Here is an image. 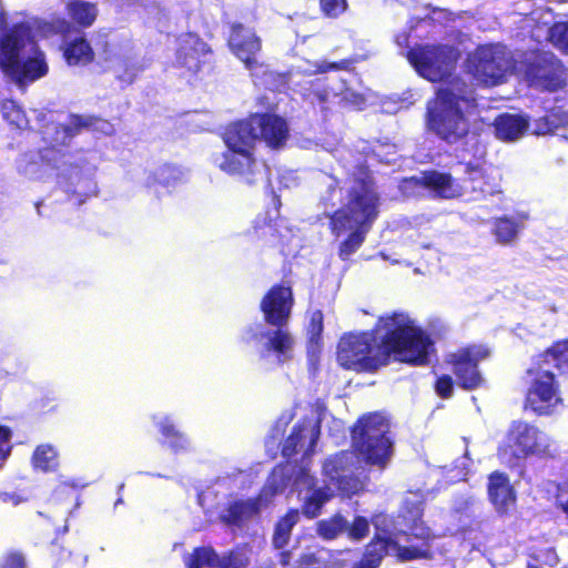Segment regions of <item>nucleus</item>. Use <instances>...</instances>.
Here are the masks:
<instances>
[{"label": "nucleus", "instance_id": "a211bd4d", "mask_svg": "<svg viewBox=\"0 0 568 568\" xmlns=\"http://www.w3.org/2000/svg\"><path fill=\"white\" fill-rule=\"evenodd\" d=\"M320 435V420L314 417H306L301 423L296 424L293 432L287 437L283 445V455L291 457L296 453H303L307 457L316 444Z\"/></svg>", "mask_w": 568, "mask_h": 568}, {"label": "nucleus", "instance_id": "393cba45", "mask_svg": "<svg viewBox=\"0 0 568 568\" xmlns=\"http://www.w3.org/2000/svg\"><path fill=\"white\" fill-rule=\"evenodd\" d=\"M153 423L163 437L164 443L174 452L187 450L191 447L189 438L181 433L173 418L166 414H155L152 416Z\"/></svg>", "mask_w": 568, "mask_h": 568}, {"label": "nucleus", "instance_id": "37998d69", "mask_svg": "<svg viewBox=\"0 0 568 568\" xmlns=\"http://www.w3.org/2000/svg\"><path fill=\"white\" fill-rule=\"evenodd\" d=\"M345 62L341 63H327L323 62H305L303 65L298 67V71L305 74H315V73H325L333 69H341L345 65Z\"/></svg>", "mask_w": 568, "mask_h": 568}, {"label": "nucleus", "instance_id": "4468645a", "mask_svg": "<svg viewBox=\"0 0 568 568\" xmlns=\"http://www.w3.org/2000/svg\"><path fill=\"white\" fill-rule=\"evenodd\" d=\"M489 355V349L483 345H473L460 348L456 353L449 354L447 362L452 365L458 383L466 389L479 387L484 379L477 369L479 361Z\"/></svg>", "mask_w": 568, "mask_h": 568}, {"label": "nucleus", "instance_id": "2f4dec72", "mask_svg": "<svg viewBox=\"0 0 568 568\" xmlns=\"http://www.w3.org/2000/svg\"><path fill=\"white\" fill-rule=\"evenodd\" d=\"M297 568H342V564L327 549H318L304 554L298 560Z\"/></svg>", "mask_w": 568, "mask_h": 568}, {"label": "nucleus", "instance_id": "4d7b16f0", "mask_svg": "<svg viewBox=\"0 0 568 568\" xmlns=\"http://www.w3.org/2000/svg\"><path fill=\"white\" fill-rule=\"evenodd\" d=\"M290 560H291V554L288 551H284L281 554L280 561L283 566L288 565Z\"/></svg>", "mask_w": 568, "mask_h": 568}, {"label": "nucleus", "instance_id": "f704fd0d", "mask_svg": "<svg viewBox=\"0 0 568 568\" xmlns=\"http://www.w3.org/2000/svg\"><path fill=\"white\" fill-rule=\"evenodd\" d=\"M183 561L186 568H206L217 567L220 558L211 547H201L184 556Z\"/></svg>", "mask_w": 568, "mask_h": 568}, {"label": "nucleus", "instance_id": "2eb2a0df", "mask_svg": "<svg viewBox=\"0 0 568 568\" xmlns=\"http://www.w3.org/2000/svg\"><path fill=\"white\" fill-rule=\"evenodd\" d=\"M415 189H427L434 195L443 199L459 197L468 192V186L455 181L449 174L430 171L425 172L420 178H410L405 180L402 190L410 194H416Z\"/></svg>", "mask_w": 568, "mask_h": 568}, {"label": "nucleus", "instance_id": "5fc2aeb1", "mask_svg": "<svg viewBox=\"0 0 568 568\" xmlns=\"http://www.w3.org/2000/svg\"><path fill=\"white\" fill-rule=\"evenodd\" d=\"M343 99L346 100V101H349L352 104H354L357 108H361L362 104L364 103V99H363L362 95L354 94V93L348 92V91L344 92Z\"/></svg>", "mask_w": 568, "mask_h": 568}, {"label": "nucleus", "instance_id": "473e14b6", "mask_svg": "<svg viewBox=\"0 0 568 568\" xmlns=\"http://www.w3.org/2000/svg\"><path fill=\"white\" fill-rule=\"evenodd\" d=\"M71 19L82 27H90L97 19V6L90 2L75 0L67 6Z\"/></svg>", "mask_w": 568, "mask_h": 568}, {"label": "nucleus", "instance_id": "6e6d98bb", "mask_svg": "<svg viewBox=\"0 0 568 568\" xmlns=\"http://www.w3.org/2000/svg\"><path fill=\"white\" fill-rule=\"evenodd\" d=\"M396 44L399 48H407L408 47V36L406 33L397 34L395 38Z\"/></svg>", "mask_w": 568, "mask_h": 568}, {"label": "nucleus", "instance_id": "bf43d9fd", "mask_svg": "<svg viewBox=\"0 0 568 568\" xmlns=\"http://www.w3.org/2000/svg\"><path fill=\"white\" fill-rule=\"evenodd\" d=\"M318 94V99L320 101H326L328 100V97H329V92H324V93H317Z\"/></svg>", "mask_w": 568, "mask_h": 568}, {"label": "nucleus", "instance_id": "bb28decb", "mask_svg": "<svg viewBox=\"0 0 568 568\" xmlns=\"http://www.w3.org/2000/svg\"><path fill=\"white\" fill-rule=\"evenodd\" d=\"M63 126L68 135L74 134L82 128H89L93 131L101 132L105 135H110L114 132V128L110 122L83 115H70L68 118V121L63 124Z\"/></svg>", "mask_w": 568, "mask_h": 568}, {"label": "nucleus", "instance_id": "5701e85b", "mask_svg": "<svg viewBox=\"0 0 568 568\" xmlns=\"http://www.w3.org/2000/svg\"><path fill=\"white\" fill-rule=\"evenodd\" d=\"M102 59L105 67L112 70L123 82H132L139 71L132 54L122 51L116 45H106L103 50Z\"/></svg>", "mask_w": 568, "mask_h": 568}, {"label": "nucleus", "instance_id": "c85d7f7f", "mask_svg": "<svg viewBox=\"0 0 568 568\" xmlns=\"http://www.w3.org/2000/svg\"><path fill=\"white\" fill-rule=\"evenodd\" d=\"M465 173L467 180L470 182V189L473 192L480 193H494L496 192V184L490 183V180L495 181L494 172L488 173L479 164L467 163Z\"/></svg>", "mask_w": 568, "mask_h": 568}, {"label": "nucleus", "instance_id": "de8ad7c7", "mask_svg": "<svg viewBox=\"0 0 568 568\" xmlns=\"http://www.w3.org/2000/svg\"><path fill=\"white\" fill-rule=\"evenodd\" d=\"M0 568H24V558L19 552H10L3 557Z\"/></svg>", "mask_w": 568, "mask_h": 568}, {"label": "nucleus", "instance_id": "052dcab7", "mask_svg": "<svg viewBox=\"0 0 568 568\" xmlns=\"http://www.w3.org/2000/svg\"><path fill=\"white\" fill-rule=\"evenodd\" d=\"M528 568H540V567L535 564H528Z\"/></svg>", "mask_w": 568, "mask_h": 568}, {"label": "nucleus", "instance_id": "864d4df0", "mask_svg": "<svg viewBox=\"0 0 568 568\" xmlns=\"http://www.w3.org/2000/svg\"><path fill=\"white\" fill-rule=\"evenodd\" d=\"M280 183L285 187H291L297 184V176L294 172L287 171L281 175Z\"/></svg>", "mask_w": 568, "mask_h": 568}, {"label": "nucleus", "instance_id": "680f3d73", "mask_svg": "<svg viewBox=\"0 0 568 568\" xmlns=\"http://www.w3.org/2000/svg\"><path fill=\"white\" fill-rule=\"evenodd\" d=\"M336 191H337V190H336V187H335V186H334V187H332V186L329 185V192H334V193H335Z\"/></svg>", "mask_w": 568, "mask_h": 568}, {"label": "nucleus", "instance_id": "0eeeda50", "mask_svg": "<svg viewBox=\"0 0 568 568\" xmlns=\"http://www.w3.org/2000/svg\"><path fill=\"white\" fill-rule=\"evenodd\" d=\"M476 108L473 91L456 79L442 85L428 103L427 126L442 139L455 142L468 132V116Z\"/></svg>", "mask_w": 568, "mask_h": 568}, {"label": "nucleus", "instance_id": "cd10ccee", "mask_svg": "<svg viewBox=\"0 0 568 568\" xmlns=\"http://www.w3.org/2000/svg\"><path fill=\"white\" fill-rule=\"evenodd\" d=\"M59 453L57 448L50 444L37 446L31 456V465L37 471H55L59 468Z\"/></svg>", "mask_w": 568, "mask_h": 568}, {"label": "nucleus", "instance_id": "8fccbe9b", "mask_svg": "<svg viewBox=\"0 0 568 568\" xmlns=\"http://www.w3.org/2000/svg\"><path fill=\"white\" fill-rule=\"evenodd\" d=\"M436 392L442 397H449L453 393V381L449 376L444 375L436 383Z\"/></svg>", "mask_w": 568, "mask_h": 568}, {"label": "nucleus", "instance_id": "79ce46f5", "mask_svg": "<svg viewBox=\"0 0 568 568\" xmlns=\"http://www.w3.org/2000/svg\"><path fill=\"white\" fill-rule=\"evenodd\" d=\"M348 537L353 540H362L369 532V523L363 516L354 518L351 526L347 525Z\"/></svg>", "mask_w": 568, "mask_h": 568}, {"label": "nucleus", "instance_id": "a878e982", "mask_svg": "<svg viewBox=\"0 0 568 568\" xmlns=\"http://www.w3.org/2000/svg\"><path fill=\"white\" fill-rule=\"evenodd\" d=\"M64 58L69 65L87 64L93 59V50L88 41L79 36L64 43Z\"/></svg>", "mask_w": 568, "mask_h": 568}, {"label": "nucleus", "instance_id": "4be33fe9", "mask_svg": "<svg viewBox=\"0 0 568 568\" xmlns=\"http://www.w3.org/2000/svg\"><path fill=\"white\" fill-rule=\"evenodd\" d=\"M488 497L496 511L506 514L516 503V494L507 475L494 471L488 477Z\"/></svg>", "mask_w": 568, "mask_h": 568}, {"label": "nucleus", "instance_id": "9d476101", "mask_svg": "<svg viewBox=\"0 0 568 568\" xmlns=\"http://www.w3.org/2000/svg\"><path fill=\"white\" fill-rule=\"evenodd\" d=\"M459 51L450 45H418L407 52L416 72L428 81H442L452 73Z\"/></svg>", "mask_w": 568, "mask_h": 568}, {"label": "nucleus", "instance_id": "4c0bfd02", "mask_svg": "<svg viewBox=\"0 0 568 568\" xmlns=\"http://www.w3.org/2000/svg\"><path fill=\"white\" fill-rule=\"evenodd\" d=\"M346 529L347 520L341 515H335L329 519L321 520L317 523V534L327 540L336 538Z\"/></svg>", "mask_w": 568, "mask_h": 568}, {"label": "nucleus", "instance_id": "b1692460", "mask_svg": "<svg viewBox=\"0 0 568 568\" xmlns=\"http://www.w3.org/2000/svg\"><path fill=\"white\" fill-rule=\"evenodd\" d=\"M496 136L505 142H514L523 138L529 129V121L520 114H501L495 122Z\"/></svg>", "mask_w": 568, "mask_h": 568}, {"label": "nucleus", "instance_id": "aec40b11", "mask_svg": "<svg viewBox=\"0 0 568 568\" xmlns=\"http://www.w3.org/2000/svg\"><path fill=\"white\" fill-rule=\"evenodd\" d=\"M176 43V65L193 73L197 72L209 54L206 43L194 33L181 34Z\"/></svg>", "mask_w": 568, "mask_h": 568}, {"label": "nucleus", "instance_id": "c03bdc74", "mask_svg": "<svg viewBox=\"0 0 568 568\" xmlns=\"http://www.w3.org/2000/svg\"><path fill=\"white\" fill-rule=\"evenodd\" d=\"M347 8L346 0H321V9L326 17L336 18Z\"/></svg>", "mask_w": 568, "mask_h": 568}, {"label": "nucleus", "instance_id": "c756f323", "mask_svg": "<svg viewBox=\"0 0 568 568\" xmlns=\"http://www.w3.org/2000/svg\"><path fill=\"white\" fill-rule=\"evenodd\" d=\"M568 124V110L556 106L547 115L534 122L531 133L544 135L554 132L557 128Z\"/></svg>", "mask_w": 568, "mask_h": 568}, {"label": "nucleus", "instance_id": "9b49d317", "mask_svg": "<svg viewBox=\"0 0 568 568\" xmlns=\"http://www.w3.org/2000/svg\"><path fill=\"white\" fill-rule=\"evenodd\" d=\"M467 70L479 83L497 85L510 70V60L500 44L481 45L467 59Z\"/></svg>", "mask_w": 568, "mask_h": 568}, {"label": "nucleus", "instance_id": "f3484780", "mask_svg": "<svg viewBox=\"0 0 568 568\" xmlns=\"http://www.w3.org/2000/svg\"><path fill=\"white\" fill-rule=\"evenodd\" d=\"M532 87L555 91L565 83V70L561 62L550 53L538 55L527 72Z\"/></svg>", "mask_w": 568, "mask_h": 568}, {"label": "nucleus", "instance_id": "39448f33", "mask_svg": "<svg viewBox=\"0 0 568 568\" xmlns=\"http://www.w3.org/2000/svg\"><path fill=\"white\" fill-rule=\"evenodd\" d=\"M378 195L368 173L359 169L354 180L344 209L332 216V229L336 235L352 231L348 239L341 245L339 255L347 258L363 243L365 233L377 216Z\"/></svg>", "mask_w": 568, "mask_h": 568}, {"label": "nucleus", "instance_id": "7ed1b4c3", "mask_svg": "<svg viewBox=\"0 0 568 568\" xmlns=\"http://www.w3.org/2000/svg\"><path fill=\"white\" fill-rule=\"evenodd\" d=\"M31 28L37 36L49 38L64 33L70 23L63 18L34 19L31 27L18 24L0 34V70L19 85L33 82L48 72L44 53L30 36Z\"/></svg>", "mask_w": 568, "mask_h": 568}, {"label": "nucleus", "instance_id": "412c9836", "mask_svg": "<svg viewBox=\"0 0 568 568\" xmlns=\"http://www.w3.org/2000/svg\"><path fill=\"white\" fill-rule=\"evenodd\" d=\"M252 123L257 141L272 149L282 148L288 138V126L284 119L274 114H253Z\"/></svg>", "mask_w": 568, "mask_h": 568}, {"label": "nucleus", "instance_id": "58836bf2", "mask_svg": "<svg viewBox=\"0 0 568 568\" xmlns=\"http://www.w3.org/2000/svg\"><path fill=\"white\" fill-rule=\"evenodd\" d=\"M545 362H554L556 367L568 374V339L556 343L545 355Z\"/></svg>", "mask_w": 568, "mask_h": 568}, {"label": "nucleus", "instance_id": "13d9d810", "mask_svg": "<svg viewBox=\"0 0 568 568\" xmlns=\"http://www.w3.org/2000/svg\"><path fill=\"white\" fill-rule=\"evenodd\" d=\"M545 560L548 564L556 562V555L551 550H548L547 551V558Z\"/></svg>", "mask_w": 568, "mask_h": 568}, {"label": "nucleus", "instance_id": "7c9ffc66", "mask_svg": "<svg viewBox=\"0 0 568 568\" xmlns=\"http://www.w3.org/2000/svg\"><path fill=\"white\" fill-rule=\"evenodd\" d=\"M68 180V192H72L80 197H88L97 193V184L91 173H83L77 168H71Z\"/></svg>", "mask_w": 568, "mask_h": 568}, {"label": "nucleus", "instance_id": "f03ea898", "mask_svg": "<svg viewBox=\"0 0 568 568\" xmlns=\"http://www.w3.org/2000/svg\"><path fill=\"white\" fill-rule=\"evenodd\" d=\"M432 349L428 336L406 313L381 316L374 333L348 334L338 344V363L357 372L375 371L393 356L400 362L425 364Z\"/></svg>", "mask_w": 568, "mask_h": 568}, {"label": "nucleus", "instance_id": "f257e3e1", "mask_svg": "<svg viewBox=\"0 0 568 568\" xmlns=\"http://www.w3.org/2000/svg\"><path fill=\"white\" fill-rule=\"evenodd\" d=\"M388 423L378 414L361 418L353 428V448L355 452H342L323 464L324 486L318 487L306 466L284 465L276 467L268 477L257 498L234 499L221 510L220 519L226 525H241L256 515L271 498L282 493L293 480L294 490L302 501V511L308 518L320 515L334 493L352 496L363 484L358 477L362 463L384 468L392 456V440L388 436Z\"/></svg>", "mask_w": 568, "mask_h": 568}, {"label": "nucleus", "instance_id": "e433bc0d", "mask_svg": "<svg viewBox=\"0 0 568 568\" xmlns=\"http://www.w3.org/2000/svg\"><path fill=\"white\" fill-rule=\"evenodd\" d=\"M523 221L515 217H501L495 223V235L500 243H510L516 239Z\"/></svg>", "mask_w": 568, "mask_h": 568}, {"label": "nucleus", "instance_id": "ddd939ff", "mask_svg": "<svg viewBox=\"0 0 568 568\" xmlns=\"http://www.w3.org/2000/svg\"><path fill=\"white\" fill-rule=\"evenodd\" d=\"M528 374L532 378L526 396V406L538 415H550L561 403L554 373L540 367L536 373L529 369Z\"/></svg>", "mask_w": 568, "mask_h": 568}, {"label": "nucleus", "instance_id": "6e6552de", "mask_svg": "<svg viewBox=\"0 0 568 568\" xmlns=\"http://www.w3.org/2000/svg\"><path fill=\"white\" fill-rule=\"evenodd\" d=\"M226 151L214 156V163L227 174L242 176L247 183H253L260 175L261 166L254 158L257 142L252 116L231 123L223 134Z\"/></svg>", "mask_w": 568, "mask_h": 568}, {"label": "nucleus", "instance_id": "3c124183", "mask_svg": "<svg viewBox=\"0 0 568 568\" xmlns=\"http://www.w3.org/2000/svg\"><path fill=\"white\" fill-rule=\"evenodd\" d=\"M557 501L568 516V483H562L558 486Z\"/></svg>", "mask_w": 568, "mask_h": 568}, {"label": "nucleus", "instance_id": "603ef678", "mask_svg": "<svg viewBox=\"0 0 568 568\" xmlns=\"http://www.w3.org/2000/svg\"><path fill=\"white\" fill-rule=\"evenodd\" d=\"M467 467H468V457H467V453H466L465 456L462 458V460L458 463V465L455 466V468L457 469V473L455 475L450 476V480L457 481V480L464 479V477L467 474L466 473Z\"/></svg>", "mask_w": 568, "mask_h": 568}, {"label": "nucleus", "instance_id": "423d86ee", "mask_svg": "<svg viewBox=\"0 0 568 568\" xmlns=\"http://www.w3.org/2000/svg\"><path fill=\"white\" fill-rule=\"evenodd\" d=\"M420 516L419 506H416L412 513L410 538L408 545L402 546L397 536L390 532L392 519L385 514H377L372 518V524L376 529L375 538L366 547L363 559L355 564L353 568H378L384 556L390 554L400 561L427 558L430 551V540L433 536L428 528L417 524Z\"/></svg>", "mask_w": 568, "mask_h": 568}, {"label": "nucleus", "instance_id": "1a4fd4ad", "mask_svg": "<svg viewBox=\"0 0 568 568\" xmlns=\"http://www.w3.org/2000/svg\"><path fill=\"white\" fill-rule=\"evenodd\" d=\"M551 452V439L538 426L514 420L498 445L497 456L508 467L519 466L529 457L542 458Z\"/></svg>", "mask_w": 568, "mask_h": 568}, {"label": "nucleus", "instance_id": "49530a36", "mask_svg": "<svg viewBox=\"0 0 568 568\" xmlns=\"http://www.w3.org/2000/svg\"><path fill=\"white\" fill-rule=\"evenodd\" d=\"M11 432L8 427L0 425V468L11 453Z\"/></svg>", "mask_w": 568, "mask_h": 568}, {"label": "nucleus", "instance_id": "72a5a7b5", "mask_svg": "<svg viewBox=\"0 0 568 568\" xmlns=\"http://www.w3.org/2000/svg\"><path fill=\"white\" fill-rule=\"evenodd\" d=\"M300 519L298 510H290L280 521L276 524L273 545L275 548L281 549L288 544L292 528L297 524Z\"/></svg>", "mask_w": 568, "mask_h": 568}, {"label": "nucleus", "instance_id": "20e7f679", "mask_svg": "<svg viewBox=\"0 0 568 568\" xmlns=\"http://www.w3.org/2000/svg\"><path fill=\"white\" fill-rule=\"evenodd\" d=\"M293 305L292 288L274 285L261 300L260 308L265 322L275 328L254 323L242 331V343L252 347L262 361L281 365L292 358L294 338L282 327L288 323Z\"/></svg>", "mask_w": 568, "mask_h": 568}, {"label": "nucleus", "instance_id": "dca6fc26", "mask_svg": "<svg viewBox=\"0 0 568 568\" xmlns=\"http://www.w3.org/2000/svg\"><path fill=\"white\" fill-rule=\"evenodd\" d=\"M63 155L54 148L45 149L41 152H29L23 154L17 163L18 171L29 179H44L51 176L60 170Z\"/></svg>", "mask_w": 568, "mask_h": 568}, {"label": "nucleus", "instance_id": "f8f14e48", "mask_svg": "<svg viewBox=\"0 0 568 568\" xmlns=\"http://www.w3.org/2000/svg\"><path fill=\"white\" fill-rule=\"evenodd\" d=\"M232 52L244 63L251 75L261 80V84L268 85L264 78L272 77L268 67L258 60L261 40L255 32L241 24L234 26L229 40Z\"/></svg>", "mask_w": 568, "mask_h": 568}, {"label": "nucleus", "instance_id": "a18cd8bd", "mask_svg": "<svg viewBox=\"0 0 568 568\" xmlns=\"http://www.w3.org/2000/svg\"><path fill=\"white\" fill-rule=\"evenodd\" d=\"M248 558L244 551L232 552L227 558L220 560L219 568H246Z\"/></svg>", "mask_w": 568, "mask_h": 568}, {"label": "nucleus", "instance_id": "09e8293b", "mask_svg": "<svg viewBox=\"0 0 568 568\" xmlns=\"http://www.w3.org/2000/svg\"><path fill=\"white\" fill-rule=\"evenodd\" d=\"M322 329H323V314L321 311H314L311 314V321H310L311 338L315 339L316 337H318Z\"/></svg>", "mask_w": 568, "mask_h": 568}, {"label": "nucleus", "instance_id": "6ab92c4d", "mask_svg": "<svg viewBox=\"0 0 568 568\" xmlns=\"http://www.w3.org/2000/svg\"><path fill=\"white\" fill-rule=\"evenodd\" d=\"M247 481L248 475L241 470L220 476L211 487L199 495V504L205 511H211L215 506L214 499H217L216 506H220L223 499L243 489Z\"/></svg>", "mask_w": 568, "mask_h": 568}, {"label": "nucleus", "instance_id": "c9c22d12", "mask_svg": "<svg viewBox=\"0 0 568 568\" xmlns=\"http://www.w3.org/2000/svg\"><path fill=\"white\" fill-rule=\"evenodd\" d=\"M1 113L3 120L16 129L24 130L29 125V120L24 111L13 100H4L1 103Z\"/></svg>", "mask_w": 568, "mask_h": 568}, {"label": "nucleus", "instance_id": "ea45409f", "mask_svg": "<svg viewBox=\"0 0 568 568\" xmlns=\"http://www.w3.org/2000/svg\"><path fill=\"white\" fill-rule=\"evenodd\" d=\"M181 172L172 166L160 168L153 175H150L146 181L149 187L155 186L156 183L164 186H171L180 179Z\"/></svg>", "mask_w": 568, "mask_h": 568}, {"label": "nucleus", "instance_id": "a19ab883", "mask_svg": "<svg viewBox=\"0 0 568 568\" xmlns=\"http://www.w3.org/2000/svg\"><path fill=\"white\" fill-rule=\"evenodd\" d=\"M548 37L555 47L568 52V22L554 24L548 30Z\"/></svg>", "mask_w": 568, "mask_h": 568}]
</instances>
